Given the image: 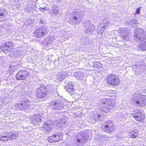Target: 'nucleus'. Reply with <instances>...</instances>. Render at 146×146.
<instances>
[{
    "mask_svg": "<svg viewBox=\"0 0 146 146\" xmlns=\"http://www.w3.org/2000/svg\"><path fill=\"white\" fill-rule=\"evenodd\" d=\"M101 106L102 108H100V113L102 115H105L106 113L108 112L110 110H111L115 106L113 104H111V102L108 99L103 100L102 102Z\"/></svg>",
    "mask_w": 146,
    "mask_h": 146,
    "instance_id": "1",
    "label": "nucleus"
},
{
    "mask_svg": "<svg viewBox=\"0 0 146 146\" xmlns=\"http://www.w3.org/2000/svg\"><path fill=\"white\" fill-rule=\"evenodd\" d=\"M84 11H81L79 9H77L71 12L70 15V17H72V19L73 22H76L77 20L79 21L82 19V17L84 15Z\"/></svg>",
    "mask_w": 146,
    "mask_h": 146,
    "instance_id": "2",
    "label": "nucleus"
},
{
    "mask_svg": "<svg viewBox=\"0 0 146 146\" xmlns=\"http://www.w3.org/2000/svg\"><path fill=\"white\" fill-rule=\"evenodd\" d=\"M133 97L135 99L134 101H135L137 106L143 107L145 106L146 101L144 95L137 93L133 94Z\"/></svg>",
    "mask_w": 146,
    "mask_h": 146,
    "instance_id": "3",
    "label": "nucleus"
},
{
    "mask_svg": "<svg viewBox=\"0 0 146 146\" xmlns=\"http://www.w3.org/2000/svg\"><path fill=\"white\" fill-rule=\"evenodd\" d=\"M134 36L136 39L140 41L144 40L146 36V31L140 28L137 29L135 30Z\"/></svg>",
    "mask_w": 146,
    "mask_h": 146,
    "instance_id": "4",
    "label": "nucleus"
},
{
    "mask_svg": "<svg viewBox=\"0 0 146 146\" xmlns=\"http://www.w3.org/2000/svg\"><path fill=\"white\" fill-rule=\"evenodd\" d=\"M48 32L46 27H40L35 29L34 33V35L37 38H41L46 35Z\"/></svg>",
    "mask_w": 146,
    "mask_h": 146,
    "instance_id": "5",
    "label": "nucleus"
},
{
    "mask_svg": "<svg viewBox=\"0 0 146 146\" xmlns=\"http://www.w3.org/2000/svg\"><path fill=\"white\" fill-rule=\"evenodd\" d=\"M47 92V89L45 87L41 86L36 89L35 95L38 98H43L46 96Z\"/></svg>",
    "mask_w": 146,
    "mask_h": 146,
    "instance_id": "6",
    "label": "nucleus"
},
{
    "mask_svg": "<svg viewBox=\"0 0 146 146\" xmlns=\"http://www.w3.org/2000/svg\"><path fill=\"white\" fill-rule=\"evenodd\" d=\"M108 84L113 86L118 85L120 82V80L118 77L115 74H111L108 76L107 78Z\"/></svg>",
    "mask_w": 146,
    "mask_h": 146,
    "instance_id": "7",
    "label": "nucleus"
},
{
    "mask_svg": "<svg viewBox=\"0 0 146 146\" xmlns=\"http://www.w3.org/2000/svg\"><path fill=\"white\" fill-rule=\"evenodd\" d=\"M62 137L63 135L62 133H58L52 136L48 137L47 139L50 142L52 143L60 141L62 139Z\"/></svg>",
    "mask_w": 146,
    "mask_h": 146,
    "instance_id": "8",
    "label": "nucleus"
},
{
    "mask_svg": "<svg viewBox=\"0 0 146 146\" xmlns=\"http://www.w3.org/2000/svg\"><path fill=\"white\" fill-rule=\"evenodd\" d=\"M54 127V125L52 123L45 121L43 125V128L44 130L45 133L46 134H48L52 131V128Z\"/></svg>",
    "mask_w": 146,
    "mask_h": 146,
    "instance_id": "9",
    "label": "nucleus"
},
{
    "mask_svg": "<svg viewBox=\"0 0 146 146\" xmlns=\"http://www.w3.org/2000/svg\"><path fill=\"white\" fill-rule=\"evenodd\" d=\"M33 102L29 101L24 102L18 104L19 108L22 110L30 108L33 105Z\"/></svg>",
    "mask_w": 146,
    "mask_h": 146,
    "instance_id": "10",
    "label": "nucleus"
},
{
    "mask_svg": "<svg viewBox=\"0 0 146 146\" xmlns=\"http://www.w3.org/2000/svg\"><path fill=\"white\" fill-rule=\"evenodd\" d=\"M28 75L27 71H19L16 75V78L18 80H21L25 79Z\"/></svg>",
    "mask_w": 146,
    "mask_h": 146,
    "instance_id": "11",
    "label": "nucleus"
},
{
    "mask_svg": "<svg viewBox=\"0 0 146 146\" xmlns=\"http://www.w3.org/2000/svg\"><path fill=\"white\" fill-rule=\"evenodd\" d=\"M107 123L108 124L105 126V131L108 133H110L114 129V127L111 121H108Z\"/></svg>",
    "mask_w": 146,
    "mask_h": 146,
    "instance_id": "12",
    "label": "nucleus"
},
{
    "mask_svg": "<svg viewBox=\"0 0 146 146\" xmlns=\"http://www.w3.org/2000/svg\"><path fill=\"white\" fill-rule=\"evenodd\" d=\"M110 21L108 20L107 18H105L103 21L101 23V26L102 27V28L101 29V31H98V33L102 34L105 30L104 28H105V27L110 25Z\"/></svg>",
    "mask_w": 146,
    "mask_h": 146,
    "instance_id": "13",
    "label": "nucleus"
},
{
    "mask_svg": "<svg viewBox=\"0 0 146 146\" xmlns=\"http://www.w3.org/2000/svg\"><path fill=\"white\" fill-rule=\"evenodd\" d=\"M133 116L135 119L138 121H140L142 120L143 116L140 111H139L136 110L133 111Z\"/></svg>",
    "mask_w": 146,
    "mask_h": 146,
    "instance_id": "14",
    "label": "nucleus"
},
{
    "mask_svg": "<svg viewBox=\"0 0 146 146\" xmlns=\"http://www.w3.org/2000/svg\"><path fill=\"white\" fill-rule=\"evenodd\" d=\"M121 29H122V31L121 32V37L123 39L127 41L129 40V36L127 32L126 31V29L125 28H121Z\"/></svg>",
    "mask_w": 146,
    "mask_h": 146,
    "instance_id": "15",
    "label": "nucleus"
},
{
    "mask_svg": "<svg viewBox=\"0 0 146 146\" xmlns=\"http://www.w3.org/2000/svg\"><path fill=\"white\" fill-rule=\"evenodd\" d=\"M41 117L39 114L35 115L31 119L32 123L36 124L35 123L40 121H41Z\"/></svg>",
    "mask_w": 146,
    "mask_h": 146,
    "instance_id": "16",
    "label": "nucleus"
},
{
    "mask_svg": "<svg viewBox=\"0 0 146 146\" xmlns=\"http://www.w3.org/2000/svg\"><path fill=\"white\" fill-rule=\"evenodd\" d=\"M74 76L80 80H83L84 77L83 73L80 72H75L74 74Z\"/></svg>",
    "mask_w": 146,
    "mask_h": 146,
    "instance_id": "17",
    "label": "nucleus"
},
{
    "mask_svg": "<svg viewBox=\"0 0 146 146\" xmlns=\"http://www.w3.org/2000/svg\"><path fill=\"white\" fill-rule=\"evenodd\" d=\"M138 133L139 131L137 130L134 129L129 133V135L131 137L134 138L137 136Z\"/></svg>",
    "mask_w": 146,
    "mask_h": 146,
    "instance_id": "18",
    "label": "nucleus"
},
{
    "mask_svg": "<svg viewBox=\"0 0 146 146\" xmlns=\"http://www.w3.org/2000/svg\"><path fill=\"white\" fill-rule=\"evenodd\" d=\"M8 137L9 138L13 139H15L18 136V133L17 132H11L9 134H7Z\"/></svg>",
    "mask_w": 146,
    "mask_h": 146,
    "instance_id": "19",
    "label": "nucleus"
},
{
    "mask_svg": "<svg viewBox=\"0 0 146 146\" xmlns=\"http://www.w3.org/2000/svg\"><path fill=\"white\" fill-rule=\"evenodd\" d=\"M65 90L68 92L70 93L73 90V86L71 83H69L66 88H65Z\"/></svg>",
    "mask_w": 146,
    "mask_h": 146,
    "instance_id": "20",
    "label": "nucleus"
},
{
    "mask_svg": "<svg viewBox=\"0 0 146 146\" xmlns=\"http://www.w3.org/2000/svg\"><path fill=\"white\" fill-rule=\"evenodd\" d=\"M4 45H5V46H1L0 47V49H1L2 51L4 53H7V52L11 51L10 50V48H9L7 46H5V44H4Z\"/></svg>",
    "mask_w": 146,
    "mask_h": 146,
    "instance_id": "21",
    "label": "nucleus"
},
{
    "mask_svg": "<svg viewBox=\"0 0 146 146\" xmlns=\"http://www.w3.org/2000/svg\"><path fill=\"white\" fill-rule=\"evenodd\" d=\"M57 106V108L58 110H62L64 106V105L62 101H59V102H58Z\"/></svg>",
    "mask_w": 146,
    "mask_h": 146,
    "instance_id": "22",
    "label": "nucleus"
},
{
    "mask_svg": "<svg viewBox=\"0 0 146 146\" xmlns=\"http://www.w3.org/2000/svg\"><path fill=\"white\" fill-rule=\"evenodd\" d=\"M5 44V46H7L9 48H10V50L11 51L14 48V44L11 42H7Z\"/></svg>",
    "mask_w": 146,
    "mask_h": 146,
    "instance_id": "23",
    "label": "nucleus"
},
{
    "mask_svg": "<svg viewBox=\"0 0 146 146\" xmlns=\"http://www.w3.org/2000/svg\"><path fill=\"white\" fill-rule=\"evenodd\" d=\"M58 8L56 5L53 6L52 8V13H55L56 14H58L59 12L58 11Z\"/></svg>",
    "mask_w": 146,
    "mask_h": 146,
    "instance_id": "24",
    "label": "nucleus"
},
{
    "mask_svg": "<svg viewBox=\"0 0 146 146\" xmlns=\"http://www.w3.org/2000/svg\"><path fill=\"white\" fill-rule=\"evenodd\" d=\"M86 140V137L84 136H83L82 137H80V138L78 139L77 140V141L79 143H84L85 142Z\"/></svg>",
    "mask_w": 146,
    "mask_h": 146,
    "instance_id": "25",
    "label": "nucleus"
},
{
    "mask_svg": "<svg viewBox=\"0 0 146 146\" xmlns=\"http://www.w3.org/2000/svg\"><path fill=\"white\" fill-rule=\"evenodd\" d=\"M67 77V76H66L64 74H59L58 76V79L60 81H61L62 80L65 79L66 77Z\"/></svg>",
    "mask_w": 146,
    "mask_h": 146,
    "instance_id": "26",
    "label": "nucleus"
},
{
    "mask_svg": "<svg viewBox=\"0 0 146 146\" xmlns=\"http://www.w3.org/2000/svg\"><path fill=\"white\" fill-rule=\"evenodd\" d=\"M140 48L142 50H146V42L141 43L139 45Z\"/></svg>",
    "mask_w": 146,
    "mask_h": 146,
    "instance_id": "27",
    "label": "nucleus"
},
{
    "mask_svg": "<svg viewBox=\"0 0 146 146\" xmlns=\"http://www.w3.org/2000/svg\"><path fill=\"white\" fill-rule=\"evenodd\" d=\"M7 136V135H0V140L1 141H5L6 140H7V139H5L6 138H8V137Z\"/></svg>",
    "mask_w": 146,
    "mask_h": 146,
    "instance_id": "28",
    "label": "nucleus"
},
{
    "mask_svg": "<svg viewBox=\"0 0 146 146\" xmlns=\"http://www.w3.org/2000/svg\"><path fill=\"white\" fill-rule=\"evenodd\" d=\"M139 69H141V71H143L145 70L146 69V66L144 65V64H140L139 65Z\"/></svg>",
    "mask_w": 146,
    "mask_h": 146,
    "instance_id": "29",
    "label": "nucleus"
},
{
    "mask_svg": "<svg viewBox=\"0 0 146 146\" xmlns=\"http://www.w3.org/2000/svg\"><path fill=\"white\" fill-rule=\"evenodd\" d=\"M52 39L50 38H49L48 36L46 38V39H47H47H49L48 41L46 42V44H49L51 42L53 41L54 40V38H53V37H52Z\"/></svg>",
    "mask_w": 146,
    "mask_h": 146,
    "instance_id": "30",
    "label": "nucleus"
},
{
    "mask_svg": "<svg viewBox=\"0 0 146 146\" xmlns=\"http://www.w3.org/2000/svg\"><path fill=\"white\" fill-rule=\"evenodd\" d=\"M95 29V27L94 25H91V26L89 27L88 29V30L89 31H91L94 30ZM86 30H87V29Z\"/></svg>",
    "mask_w": 146,
    "mask_h": 146,
    "instance_id": "31",
    "label": "nucleus"
},
{
    "mask_svg": "<svg viewBox=\"0 0 146 146\" xmlns=\"http://www.w3.org/2000/svg\"><path fill=\"white\" fill-rule=\"evenodd\" d=\"M58 104L57 103V102H52L50 104V105L51 106H57V104Z\"/></svg>",
    "mask_w": 146,
    "mask_h": 146,
    "instance_id": "32",
    "label": "nucleus"
},
{
    "mask_svg": "<svg viewBox=\"0 0 146 146\" xmlns=\"http://www.w3.org/2000/svg\"><path fill=\"white\" fill-rule=\"evenodd\" d=\"M38 10L39 11H41L43 12H44V9H43V7H40L38 8Z\"/></svg>",
    "mask_w": 146,
    "mask_h": 146,
    "instance_id": "33",
    "label": "nucleus"
},
{
    "mask_svg": "<svg viewBox=\"0 0 146 146\" xmlns=\"http://www.w3.org/2000/svg\"><path fill=\"white\" fill-rule=\"evenodd\" d=\"M44 9V10L46 11H47L49 9V8L48 7H44L43 8Z\"/></svg>",
    "mask_w": 146,
    "mask_h": 146,
    "instance_id": "34",
    "label": "nucleus"
},
{
    "mask_svg": "<svg viewBox=\"0 0 146 146\" xmlns=\"http://www.w3.org/2000/svg\"><path fill=\"white\" fill-rule=\"evenodd\" d=\"M140 11L139 9H137L136 13L137 14H139Z\"/></svg>",
    "mask_w": 146,
    "mask_h": 146,
    "instance_id": "35",
    "label": "nucleus"
},
{
    "mask_svg": "<svg viewBox=\"0 0 146 146\" xmlns=\"http://www.w3.org/2000/svg\"><path fill=\"white\" fill-rule=\"evenodd\" d=\"M132 22L133 23H134L135 24H137V21L136 20H133L132 21Z\"/></svg>",
    "mask_w": 146,
    "mask_h": 146,
    "instance_id": "36",
    "label": "nucleus"
},
{
    "mask_svg": "<svg viewBox=\"0 0 146 146\" xmlns=\"http://www.w3.org/2000/svg\"><path fill=\"white\" fill-rule=\"evenodd\" d=\"M59 123H61V125H60V126L61 127H62L63 124L64 123V122H62V123H61L60 121V122Z\"/></svg>",
    "mask_w": 146,
    "mask_h": 146,
    "instance_id": "37",
    "label": "nucleus"
},
{
    "mask_svg": "<svg viewBox=\"0 0 146 146\" xmlns=\"http://www.w3.org/2000/svg\"><path fill=\"white\" fill-rule=\"evenodd\" d=\"M4 15V14L3 13H0V16H3Z\"/></svg>",
    "mask_w": 146,
    "mask_h": 146,
    "instance_id": "38",
    "label": "nucleus"
},
{
    "mask_svg": "<svg viewBox=\"0 0 146 146\" xmlns=\"http://www.w3.org/2000/svg\"><path fill=\"white\" fill-rule=\"evenodd\" d=\"M97 116H98V118H100V117L101 115L100 114H98Z\"/></svg>",
    "mask_w": 146,
    "mask_h": 146,
    "instance_id": "39",
    "label": "nucleus"
}]
</instances>
